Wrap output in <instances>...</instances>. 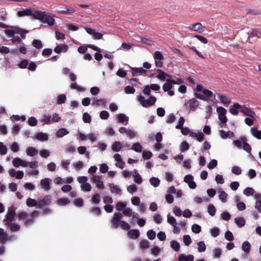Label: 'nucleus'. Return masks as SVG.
I'll use <instances>...</instances> for the list:
<instances>
[{"instance_id": "c03bdc74", "label": "nucleus", "mask_w": 261, "mask_h": 261, "mask_svg": "<svg viewBox=\"0 0 261 261\" xmlns=\"http://www.w3.org/2000/svg\"><path fill=\"white\" fill-rule=\"evenodd\" d=\"M37 139L41 141H46L48 139L47 134L41 132L38 134L36 137Z\"/></svg>"}, {"instance_id": "4468645a", "label": "nucleus", "mask_w": 261, "mask_h": 261, "mask_svg": "<svg viewBox=\"0 0 261 261\" xmlns=\"http://www.w3.org/2000/svg\"><path fill=\"white\" fill-rule=\"evenodd\" d=\"M184 181L186 182L189 187L191 189H194L196 187V184L194 181V177L190 174L186 175L184 177Z\"/></svg>"}, {"instance_id": "a211bd4d", "label": "nucleus", "mask_w": 261, "mask_h": 261, "mask_svg": "<svg viewBox=\"0 0 261 261\" xmlns=\"http://www.w3.org/2000/svg\"><path fill=\"white\" fill-rule=\"evenodd\" d=\"M12 165L15 167L21 166L22 167H26L28 166V162L22 160L20 158H15L13 159L12 161Z\"/></svg>"}, {"instance_id": "4c0bfd02", "label": "nucleus", "mask_w": 261, "mask_h": 261, "mask_svg": "<svg viewBox=\"0 0 261 261\" xmlns=\"http://www.w3.org/2000/svg\"><path fill=\"white\" fill-rule=\"evenodd\" d=\"M241 140L244 142L243 144V149L247 151V152H250L251 151V147L247 143L245 142L246 141V138L245 137H243L241 138Z\"/></svg>"}, {"instance_id": "b1692460", "label": "nucleus", "mask_w": 261, "mask_h": 261, "mask_svg": "<svg viewBox=\"0 0 261 261\" xmlns=\"http://www.w3.org/2000/svg\"><path fill=\"white\" fill-rule=\"evenodd\" d=\"M219 134L220 137L223 139L231 138L234 137V133L230 130L225 132L224 130H220Z\"/></svg>"}, {"instance_id": "bb28decb", "label": "nucleus", "mask_w": 261, "mask_h": 261, "mask_svg": "<svg viewBox=\"0 0 261 261\" xmlns=\"http://www.w3.org/2000/svg\"><path fill=\"white\" fill-rule=\"evenodd\" d=\"M218 97L220 102L225 106H228L231 102V99L224 95L218 94Z\"/></svg>"}, {"instance_id": "79ce46f5", "label": "nucleus", "mask_w": 261, "mask_h": 261, "mask_svg": "<svg viewBox=\"0 0 261 261\" xmlns=\"http://www.w3.org/2000/svg\"><path fill=\"white\" fill-rule=\"evenodd\" d=\"M170 247L175 251H178L180 249V245L175 240L171 241L170 243Z\"/></svg>"}, {"instance_id": "49530a36", "label": "nucleus", "mask_w": 261, "mask_h": 261, "mask_svg": "<svg viewBox=\"0 0 261 261\" xmlns=\"http://www.w3.org/2000/svg\"><path fill=\"white\" fill-rule=\"evenodd\" d=\"M7 234L4 231V229L0 228V241L1 242L4 243L7 240Z\"/></svg>"}, {"instance_id": "774afa93", "label": "nucleus", "mask_w": 261, "mask_h": 261, "mask_svg": "<svg viewBox=\"0 0 261 261\" xmlns=\"http://www.w3.org/2000/svg\"><path fill=\"white\" fill-rule=\"evenodd\" d=\"M23 187L25 190L29 191H33L35 189L34 185L31 182H26L24 184Z\"/></svg>"}, {"instance_id": "9d476101", "label": "nucleus", "mask_w": 261, "mask_h": 261, "mask_svg": "<svg viewBox=\"0 0 261 261\" xmlns=\"http://www.w3.org/2000/svg\"><path fill=\"white\" fill-rule=\"evenodd\" d=\"M188 29L190 31L198 32L199 33H202L206 30V28L199 22L192 24L188 27Z\"/></svg>"}, {"instance_id": "0e129e2a", "label": "nucleus", "mask_w": 261, "mask_h": 261, "mask_svg": "<svg viewBox=\"0 0 261 261\" xmlns=\"http://www.w3.org/2000/svg\"><path fill=\"white\" fill-rule=\"evenodd\" d=\"M172 83L170 82H167L165 83L163 86V89L165 92L169 91L172 88Z\"/></svg>"}, {"instance_id": "2eb2a0df", "label": "nucleus", "mask_w": 261, "mask_h": 261, "mask_svg": "<svg viewBox=\"0 0 261 261\" xmlns=\"http://www.w3.org/2000/svg\"><path fill=\"white\" fill-rule=\"evenodd\" d=\"M119 132L121 134H125L127 137L132 139L136 136V133L133 130L124 127L119 128Z\"/></svg>"}, {"instance_id": "cd10ccee", "label": "nucleus", "mask_w": 261, "mask_h": 261, "mask_svg": "<svg viewBox=\"0 0 261 261\" xmlns=\"http://www.w3.org/2000/svg\"><path fill=\"white\" fill-rule=\"evenodd\" d=\"M109 186L110 187V191L112 193L117 195H120L121 190L117 185L114 184H110Z\"/></svg>"}, {"instance_id": "ea45409f", "label": "nucleus", "mask_w": 261, "mask_h": 261, "mask_svg": "<svg viewBox=\"0 0 261 261\" xmlns=\"http://www.w3.org/2000/svg\"><path fill=\"white\" fill-rule=\"evenodd\" d=\"M189 147L190 145L187 141L182 142L179 145V149L182 152L188 150Z\"/></svg>"}, {"instance_id": "13d9d810", "label": "nucleus", "mask_w": 261, "mask_h": 261, "mask_svg": "<svg viewBox=\"0 0 261 261\" xmlns=\"http://www.w3.org/2000/svg\"><path fill=\"white\" fill-rule=\"evenodd\" d=\"M119 226L123 230H129L130 227V225L124 221H121Z\"/></svg>"}, {"instance_id": "58836bf2", "label": "nucleus", "mask_w": 261, "mask_h": 261, "mask_svg": "<svg viewBox=\"0 0 261 261\" xmlns=\"http://www.w3.org/2000/svg\"><path fill=\"white\" fill-rule=\"evenodd\" d=\"M68 134V132L65 128H61L58 130L56 136L58 138H61Z\"/></svg>"}, {"instance_id": "ddd939ff", "label": "nucleus", "mask_w": 261, "mask_h": 261, "mask_svg": "<svg viewBox=\"0 0 261 261\" xmlns=\"http://www.w3.org/2000/svg\"><path fill=\"white\" fill-rule=\"evenodd\" d=\"M122 215L120 213H115L113 218L112 220V226L113 228H116L119 226L120 220L122 218Z\"/></svg>"}, {"instance_id": "6e6552de", "label": "nucleus", "mask_w": 261, "mask_h": 261, "mask_svg": "<svg viewBox=\"0 0 261 261\" xmlns=\"http://www.w3.org/2000/svg\"><path fill=\"white\" fill-rule=\"evenodd\" d=\"M15 214V208L14 206L9 207L6 215V219L4 221L6 222V225H9L10 222L13 221Z\"/></svg>"}, {"instance_id": "f8f14e48", "label": "nucleus", "mask_w": 261, "mask_h": 261, "mask_svg": "<svg viewBox=\"0 0 261 261\" xmlns=\"http://www.w3.org/2000/svg\"><path fill=\"white\" fill-rule=\"evenodd\" d=\"M160 89V86L156 84H152L150 85L146 86L143 89V93L146 95H149L151 90L158 91Z\"/></svg>"}, {"instance_id": "c85d7f7f", "label": "nucleus", "mask_w": 261, "mask_h": 261, "mask_svg": "<svg viewBox=\"0 0 261 261\" xmlns=\"http://www.w3.org/2000/svg\"><path fill=\"white\" fill-rule=\"evenodd\" d=\"M194 257L193 255H185L180 254L178 257V261H194Z\"/></svg>"}, {"instance_id": "aec40b11", "label": "nucleus", "mask_w": 261, "mask_h": 261, "mask_svg": "<svg viewBox=\"0 0 261 261\" xmlns=\"http://www.w3.org/2000/svg\"><path fill=\"white\" fill-rule=\"evenodd\" d=\"M157 72L158 74L156 76V78L161 81H166L167 82H170L171 79L170 75L160 69H158Z\"/></svg>"}, {"instance_id": "37998d69", "label": "nucleus", "mask_w": 261, "mask_h": 261, "mask_svg": "<svg viewBox=\"0 0 261 261\" xmlns=\"http://www.w3.org/2000/svg\"><path fill=\"white\" fill-rule=\"evenodd\" d=\"M38 214H39V212L38 211H35L33 212L32 213V216H31L32 219L27 220L25 222V225H29L31 224V223H32L33 222V219L34 218H35L36 217H37L38 216Z\"/></svg>"}, {"instance_id": "7c9ffc66", "label": "nucleus", "mask_w": 261, "mask_h": 261, "mask_svg": "<svg viewBox=\"0 0 261 261\" xmlns=\"http://www.w3.org/2000/svg\"><path fill=\"white\" fill-rule=\"evenodd\" d=\"M127 235L130 238L137 239L140 236V231L138 229H131L127 232Z\"/></svg>"}, {"instance_id": "09e8293b", "label": "nucleus", "mask_w": 261, "mask_h": 261, "mask_svg": "<svg viewBox=\"0 0 261 261\" xmlns=\"http://www.w3.org/2000/svg\"><path fill=\"white\" fill-rule=\"evenodd\" d=\"M211 236L213 237H217L219 235L220 229L218 227H215L210 230Z\"/></svg>"}, {"instance_id": "473e14b6", "label": "nucleus", "mask_w": 261, "mask_h": 261, "mask_svg": "<svg viewBox=\"0 0 261 261\" xmlns=\"http://www.w3.org/2000/svg\"><path fill=\"white\" fill-rule=\"evenodd\" d=\"M122 146H123L122 143L119 142V141H116V142H115L112 145L111 148L113 151L118 152L122 149Z\"/></svg>"}, {"instance_id": "3c124183", "label": "nucleus", "mask_w": 261, "mask_h": 261, "mask_svg": "<svg viewBox=\"0 0 261 261\" xmlns=\"http://www.w3.org/2000/svg\"><path fill=\"white\" fill-rule=\"evenodd\" d=\"M207 212L212 216H213L215 215L216 213V209L214 205L211 204H209L207 207Z\"/></svg>"}, {"instance_id": "338daca9", "label": "nucleus", "mask_w": 261, "mask_h": 261, "mask_svg": "<svg viewBox=\"0 0 261 261\" xmlns=\"http://www.w3.org/2000/svg\"><path fill=\"white\" fill-rule=\"evenodd\" d=\"M167 222L170 224L171 225H173L176 223V220L173 216H171L170 214L167 215Z\"/></svg>"}, {"instance_id": "7ed1b4c3", "label": "nucleus", "mask_w": 261, "mask_h": 261, "mask_svg": "<svg viewBox=\"0 0 261 261\" xmlns=\"http://www.w3.org/2000/svg\"><path fill=\"white\" fill-rule=\"evenodd\" d=\"M195 90L197 91V92L195 93L196 97L203 100H208L213 95L212 91L204 89L201 85H197Z\"/></svg>"}, {"instance_id": "9b49d317", "label": "nucleus", "mask_w": 261, "mask_h": 261, "mask_svg": "<svg viewBox=\"0 0 261 261\" xmlns=\"http://www.w3.org/2000/svg\"><path fill=\"white\" fill-rule=\"evenodd\" d=\"M155 64L156 67H161L163 66L162 61L164 59L163 54L159 51H155L153 54Z\"/></svg>"}, {"instance_id": "20e7f679", "label": "nucleus", "mask_w": 261, "mask_h": 261, "mask_svg": "<svg viewBox=\"0 0 261 261\" xmlns=\"http://www.w3.org/2000/svg\"><path fill=\"white\" fill-rule=\"evenodd\" d=\"M38 11V9L34 7H30L18 11L17 13V16L19 17L32 16L33 18L36 19Z\"/></svg>"}, {"instance_id": "4d7b16f0", "label": "nucleus", "mask_w": 261, "mask_h": 261, "mask_svg": "<svg viewBox=\"0 0 261 261\" xmlns=\"http://www.w3.org/2000/svg\"><path fill=\"white\" fill-rule=\"evenodd\" d=\"M82 190L85 192H89L91 190V186L88 182L85 183L81 185Z\"/></svg>"}, {"instance_id": "6e6d98bb", "label": "nucleus", "mask_w": 261, "mask_h": 261, "mask_svg": "<svg viewBox=\"0 0 261 261\" xmlns=\"http://www.w3.org/2000/svg\"><path fill=\"white\" fill-rule=\"evenodd\" d=\"M227 194L224 191H221L219 195V199L222 202H226L227 201Z\"/></svg>"}, {"instance_id": "0eeeda50", "label": "nucleus", "mask_w": 261, "mask_h": 261, "mask_svg": "<svg viewBox=\"0 0 261 261\" xmlns=\"http://www.w3.org/2000/svg\"><path fill=\"white\" fill-rule=\"evenodd\" d=\"M249 32V28H248L243 29L238 32V35L242 42H247L250 38Z\"/></svg>"}, {"instance_id": "c756f323", "label": "nucleus", "mask_w": 261, "mask_h": 261, "mask_svg": "<svg viewBox=\"0 0 261 261\" xmlns=\"http://www.w3.org/2000/svg\"><path fill=\"white\" fill-rule=\"evenodd\" d=\"M251 134L255 138L261 140V130L256 127H252L250 129Z\"/></svg>"}, {"instance_id": "72a5a7b5", "label": "nucleus", "mask_w": 261, "mask_h": 261, "mask_svg": "<svg viewBox=\"0 0 261 261\" xmlns=\"http://www.w3.org/2000/svg\"><path fill=\"white\" fill-rule=\"evenodd\" d=\"M26 153L28 156H34L38 154V150L34 147H30L26 149Z\"/></svg>"}, {"instance_id": "c9c22d12", "label": "nucleus", "mask_w": 261, "mask_h": 261, "mask_svg": "<svg viewBox=\"0 0 261 261\" xmlns=\"http://www.w3.org/2000/svg\"><path fill=\"white\" fill-rule=\"evenodd\" d=\"M249 34L251 37H257L258 38L261 37V33L259 31L252 29H249Z\"/></svg>"}, {"instance_id": "052dcab7", "label": "nucleus", "mask_w": 261, "mask_h": 261, "mask_svg": "<svg viewBox=\"0 0 261 261\" xmlns=\"http://www.w3.org/2000/svg\"><path fill=\"white\" fill-rule=\"evenodd\" d=\"M117 118L118 119V121L120 122H124L125 121L127 122L128 120V117H127L125 114H119L117 116Z\"/></svg>"}, {"instance_id": "f03ea898", "label": "nucleus", "mask_w": 261, "mask_h": 261, "mask_svg": "<svg viewBox=\"0 0 261 261\" xmlns=\"http://www.w3.org/2000/svg\"><path fill=\"white\" fill-rule=\"evenodd\" d=\"M54 17V16L50 13L39 10L36 19L43 23H47L48 25L53 26L55 23Z\"/></svg>"}, {"instance_id": "393cba45", "label": "nucleus", "mask_w": 261, "mask_h": 261, "mask_svg": "<svg viewBox=\"0 0 261 261\" xmlns=\"http://www.w3.org/2000/svg\"><path fill=\"white\" fill-rule=\"evenodd\" d=\"M242 108V106L238 103H234L230 108L229 111L233 115H237L239 114L238 110Z\"/></svg>"}, {"instance_id": "f257e3e1", "label": "nucleus", "mask_w": 261, "mask_h": 261, "mask_svg": "<svg viewBox=\"0 0 261 261\" xmlns=\"http://www.w3.org/2000/svg\"><path fill=\"white\" fill-rule=\"evenodd\" d=\"M0 28H8L4 31L6 35L9 37H13L15 34H18L20 35L22 39L25 38V34L28 33L29 31L24 30L20 28L15 26H8L4 23L0 22Z\"/></svg>"}, {"instance_id": "8fccbe9b", "label": "nucleus", "mask_w": 261, "mask_h": 261, "mask_svg": "<svg viewBox=\"0 0 261 261\" xmlns=\"http://www.w3.org/2000/svg\"><path fill=\"white\" fill-rule=\"evenodd\" d=\"M41 121L44 124H50L51 123V116L47 115H43L41 119Z\"/></svg>"}, {"instance_id": "1a4fd4ad", "label": "nucleus", "mask_w": 261, "mask_h": 261, "mask_svg": "<svg viewBox=\"0 0 261 261\" xmlns=\"http://www.w3.org/2000/svg\"><path fill=\"white\" fill-rule=\"evenodd\" d=\"M217 112L219 114V120L221 122V123H226L227 121V118L226 116L227 112L226 110L222 107H219L217 108Z\"/></svg>"}, {"instance_id": "de8ad7c7", "label": "nucleus", "mask_w": 261, "mask_h": 261, "mask_svg": "<svg viewBox=\"0 0 261 261\" xmlns=\"http://www.w3.org/2000/svg\"><path fill=\"white\" fill-rule=\"evenodd\" d=\"M149 182L152 186L157 187L160 185V180L159 178L153 177L149 179Z\"/></svg>"}, {"instance_id": "5fc2aeb1", "label": "nucleus", "mask_w": 261, "mask_h": 261, "mask_svg": "<svg viewBox=\"0 0 261 261\" xmlns=\"http://www.w3.org/2000/svg\"><path fill=\"white\" fill-rule=\"evenodd\" d=\"M221 250L218 248H215L213 250V255L215 258H219L221 255Z\"/></svg>"}, {"instance_id": "e433bc0d", "label": "nucleus", "mask_w": 261, "mask_h": 261, "mask_svg": "<svg viewBox=\"0 0 261 261\" xmlns=\"http://www.w3.org/2000/svg\"><path fill=\"white\" fill-rule=\"evenodd\" d=\"M243 194L246 196H253L255 194V190L250 187H248L243 190Z\"/></svg>"}, {"instance_id": "423d86ee", "label": "nucleus", "mask_w": 261, "mask_h": 261, "mask_svg": "<svg viewBox=\"0 0 261 261\" xmlns=\"http://www.w3.org/2000/svg\"><path fill=\"white\" fill-rule=\"evenodd\" d=\"M198 106L199 101L194 98L188 100L184 104L185 108L188 112L196 111Z\"/></svg>"}, {"instance_id": "603ef678", "label": "nucleus", "mask_w": 261, "mask_h": 261, "mask_svg": "<svg viewBox=\"0 0 261 261\" xmlns=\"http://www.w3.org/2000/svg\"><path fill=\"white\" fill-rule=\"evenodd\" d=\"M191 230L193 232L195 233H199L200 232L201 230V227L199 225L194 224L193 225H192Z\"/></svg>"}, {"instance_id": "a878e982", "label": "nucleus", "mask_w": 261, "mask_h": 261, "mask_svg": "<svg viewBox=\"0 0 261 261\" xmlns=\"http://www.w3.org/2000/svg\"><path fill=\"white\" fill-rule=\"evenodd\" d=\"M131 174L134 179V181L138 184H140L142 182V178L141 175L139 174L138 171L134 169L132 172Z\"/></svg>"}, {"instance_id": "f3484780", "label": "nucleus", "mask_w": 261, "mask_h": 261, "mask_svg": "<svg viewBox=\"0 0 261 261\" xmlns=\"http://www.w3.org/2000/svg\"><path fill=\"white\" fill-rule=\"evenodd\" d=\"M186 226V222L185 221H181L179 223H175V224L172 225L173 227V232L175 234L179 233L181 230V228H185Z\"/></svg>"}, {"instance_id": "412c9836", "label": "nucleus", "mask_w": 261, "mask_h": 261, "mask_svg": "<svg viewBox=\"0 0 261 261\" xmlns=\"http://www.w3.org/2000/svg\"><path fill=\"white\" fill-rule=\"evenodd\" d=\"M240 110L241 112L245 115L250 117L253 118V116H254L255 114L254 112H253L251 109L245 106H242V108L240 109Z\"/></svg>"}, {"instance_id": "5701e85b", "label": "nucleus", "mask_w": 261, "mask_h": 261, "mask_svg": "<svg viewBox=\"0 0 261 261\" xmlns=\"http://www.w3.org/2000/svg\"><path fill=\"white\" fill-rule=\"evenodd\" d=\"M190 137L195 139L199 142H201L204 139V136L203 133H195L193 132L192 133H190Z\"/></svg>"}, {"instance_id": "69168bd1", "label": "nucleus", "mask_w": 261, "mask_h": 261, "mask_svg": "<svg viewBox=\"0 0 261 261\" xmlns=\"http://www.w3.org/2000/svg\"><path fill=\"white\" fill-rule=\"evenodd\" d=\"M224 237H225V238L229 241H231L233 240V239H234V237H233V236L232 232L231 231H230L229 230H227L225 232Z\"/></svg>"}, {"instance_id": "39448f33", "label": "nucleus", "mask_w": 261, "mask_h": 261, "mask_svg": "<svg viewBox=\"0 0 261 261\" xmlns=\"http://www.w3.org/2000/svg\"><path fill=\"white\" fill-rule=\"evenodd\" d=\"M137 99L140 105L144 108H148L155 103L156 98L154 96H150L148 99H145L142 95L137 96Z\"/></svg>"}, {"instance_id": "6ab92c4d", "label": "nucleus", "mask_w": 261, "mask_h": 261, "mask_svg": "<svg viewBox=\"0 0 261 261\" xmlns=\"http://www.w3.org/2000/svg\"><path fill=\"white\" fill-rule=\"evenodd\" d=\"M51 182V179L49 178H45L40 180V186L41 188L45 191H48L50 187V185Z\"/></svg>"}, {"instance_id": "4be33fe9", "label": "nucleus", "mask_w": 261, "mask_h": 261, "mask_svg": "<svg viewBox=\"0 0 261 261\" xmlns=\"http://www.w3.org/2000/svg\"><path fill=\"white\" fill-rule=\"evenodd\" d=\"M68 46L64 44H60L54 48V51L57 54L66 53L68 49Z\"/></svg>"}, {"instance_id": "a19ab883", "label": "nucleus", "mask_w": 261, "mask_h": 261, "mask_svg": "<svg viewBox=\"0 0 261 261\" xmlns=\"http://www.w3.org/2000/svg\"><path fill=\"white\" fill-rule=\"evenodd\" d=\"M250 247V244L248 241H245L242 244V249L247 253H249Z\"/></svg>"}, {"instance_id": "2f4dec72", "label": "nucleus", "mask_w": 261, "mask_h": 261, "mask_svg": "<svg viewBox=\"0 0 261 261\" xmlns=\"http://www.w3.org/2000/svg\"><path fill=\"white\" fill-rule=\"evenodd\" d=\"M132 70L133 76L136 75L137 73L143 74L147 72V70L142 67H132Z\"/></svg>"}, {"instance_id": "bf43d9fd", "label": "nucleus", "mask_w": 261, "mask_h": 261, "mask_svg": "<svg viewBox=\"0 0 261 261\" xmlns=\"http://www.w3.org/2000/svg\"><path fill=\"white\" fill-rule=\"evenodd\" d=\"M26 202L27 205L30 207L38 205V203L36 200L30 198L27 199Z\"/></svg>"}, {"instance_id": "a18cd8bd", "label": "nucleus", "mask_w": 261, "mask_h": 261, "mask_svg": "<svg viewBox=\"0 0 261 261\" xmlns=\"http://www.w3.org/2000/svg\"><path fill=\"white\" fill-rule=\"evenodd\" d=\"M206 249V245L203 241H200L197 243V250L199 252L205 251Z\"/></svg>"}, {"instance_id": "e2e57ef3", "label": "nucleus", "mask_w": 261, "mask_h": 261, "mask_svg": "<svg viewBox=\"0 0 261 261\" xmlns=\"http://www.w3.org/2000/svg\"><path fill=\"white\" fill-rule=\"evenodd\" d=\"M126 206V202H118L116 204V208L118 211H123Z\"/></svg>"}, {"instance_id": "864d4df0", "label": "nucleus", "mask_w": 261, "mask_h": 261, "mask_svg": "<svg viewBox=\"0 0 261 261\" xmlns=\"http://www.w3.org/2000/svg\"><path fill=\"white\" fill-rule=\"evenodd\" d=\"M218 165V162L215 159H212L211 160L208 164H207V168L209 169H213L215 168Z\"/></svg>"}, {"instance_id": "f704fd0d", "label": "nucleus", "mask_w": 261, "mask_h": 261, "mask_svg": "<svg viewBox=\"0 0 261 261\" xmlns=\"http://www.w3.org/2000/svg\"><path fill=\"white\" fill-rule=\"evenodd\" d=\"M234 222L240 227L244 226L246 223V220L243 217H237L234 218Z\"/></svg>"}, {"instance_id": "dca6fc26", "label": "nucleus", "mask_w": 261, "mask_h": 261, "mask_svg": "<svg viewBox=\"0 0 261 261\" xmlns=\"http://www.w3.org/2000/svg\"><path fill=\"white\" fill-rule=\"evenodd\" d=\"M113 158L116 162V166L120 169H123L124 167L125 163L122 161L121 155L120 154L115 153L113 156Z\"/></svg>"}, {"instance_id": "680f3d73", "label": "nucleus", "mask_w": 261, "mask_h": 261, "mask_svg": "<svg viewBox=\"0 0 261 261\" xmlns=\"http://www.w3.org/2000/svg\"><path fill=\"white\" fill-rule=\"evenodd\" d=\"M132 149L136 152H141L142 151V146L140 143H135L132 145Z\"/></svg>"}]
</instances>
